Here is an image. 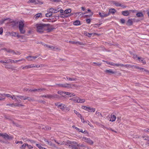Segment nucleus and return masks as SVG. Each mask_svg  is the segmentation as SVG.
Returning a JSON list of instances; mask_svg holds the SVG:
<instances>
[{
	"label": "nucleus",
	"instance_id": "nucleus-49",
	"mask_svg": "<svg viewBox=\"0 0 149 149\" xmlns=\"http://www.w3.org/2000/svg\"><path fill=\"white\" fill-rule=\"evenodd\" d=\"M108 63L109 65H112L114 66H117L116 65H118V64L114 63L112 62H109Z\"/></svg>",
	"mask_w": 149,
	"mask_h": 149
},
{
	"label": "nucleus",
	"instance_id": "nucleus-22",
	"mask_svg": "<svg viewBox=\"0 0 149 149\" xmlns=\"http://www.w3.org/2000/svg\"><path fill=\"white\" fill-rule=\"evenodd\" d=\"M52 50L57 51H61V49L60 48L58 47H55L52 46Z\"/></svg>",
	"mask_w": 149,
	"mask_h": 149
},
{
	"label": "nucleus",
	"instance_id": "nucleus-10",
	"mask_svg": "<svg viewBox=\"0 0 149 149\" xmlns=\"http://www.w3.org/2000/svg\"><path fill=\"white\" fill-rule=\"evenodd\" d=\"M42 14L41 13H39L36 14L33 17V19L36 20L39 18L42 17Z\"/></svg>",
	"mask_w": 149,
	"mask_h": 149
},
{
	"label": "nucleus",
	"instance_id": "nucleus-4",
	"mask_svg": "<svg viewBox=\"0 0 149 149\" xmlns=\"http://www.w3.org/2000/svg\"><path fill=\"white\" fill-rule=\"evenodd\" d=\"M59 87L66 88H72V85L69 84L64 83L63 84H56Z\"/></svg>",
	"mask_w": 149,
	"mask_h": 149
},
{
	"label": "nucleus",
	"instance_id": "nucleus-32",
	"mask_svg": "<svg viewBox=\"0 0 149 149\" xmlns=\"http://www.w3.org/2000/svg\"><path fill=\"white\" fill-rule=\"evenodd\" d=\"M95 109L91 108V107H89L88 110V111L89 112H94L95 111Z\"/></svg>",
	"mask_w": 149,
	"mask_h": 149
},
{
	"label": "nucleus",
	"instance_id": "nucleus-35",
	"mask_svg": "<svg viewBox=\"0 0 149 149\" xmlns=\"http://www.w3.org/2000/svg\"><path fill=\"white\" fill-rule=\"evenodd\" d=\"M26 99H28L29 101H33V100L31 98L28 97H24L23 98V100H25Z\"/></svg>",
	"mask_w": 149,
	"mask_h": 149
},
{
	"label": "nucleus",
	"instance_id": "nucleus-63",
	"mask_svg": "<svg viewBox=\"0 0 149 149\" xmlns=\"http://www.w3.org/2000/svg\"><path fill=\"white\" fill-rule=\"evenodd\" d=\"M8 61H9V63H14V60L12 59H8Z\"/></svg>",
	"mask_w": 149,
	"mask_h": 149
},
{
	"label": "nucleus",
	"instance_id": "nucleus-41",
	"mask_svg": "<svg viewBox=\"0 0 149 149\" xmlns=\"http://www.w3.org/2000/svg\"><path fill=\"white\" fill-rule=\"evenodd\" d=\"M95 114L97 116H101V117H102V114H101V113H100L98 112L97 111H96V113H95Z\"/></svg>",
	"mask_w": 149,
	"mask_h": 149
},
{
	"label": "nucleus",
	"instance_id": "nucleus-64",
	"mask_svg": "<svg viewBox=\"0 0 149 149\" xmlns=\"http://www.w3.org/2000/svg\"><path fill=\"white\" fill-rule=\"evenodd\" d=\"M11 53L13 54H18V53H16L15 52L12 50Z\"/></svg>",
	"mask_w": 149,
	"mask_h": 149
},
{
	"label": "nucleus",
	"instance_id": "nucleus-27",
	"mask_svg": "<svg viewBox=\"0 0 149 149\" xmlns=\"http://www.w3.org/2000/svg\"><path fill=\"white\" fill-rule=\"evenodd\" d=\"M65 94L69 96V97H70L74 96H75V95L74 93H72L66 92Z\"/></svg>",
	"mask_w": 149,
	"mask_h": 149
},
{
	"label": "nucleus",
	"instance_id": "nucleus-20",
	"mask_svg": "<svg viewBox=\"0 0 149 149\" xmlns=\"http://www.w3.org/2000/svg\"><path fill=\"white\" fill-rule=\"evenodd\" d=\"M5 99V94L0 93V101L4 100Z\"/></svg>",
	"mask_w": 149,
	"mask_h": 149
},
{
	"label": "nucleus",
	"instance_id": "nucleus-2",
	"mask_svg": "<svg viewBox=\"0 0 149 149\" xmlns=\"http://www.w3.org/2000/svg\"><path fill=\"white\" fill-rule=\"evenodd\" d=\"M65 145L72 149H79L78 144L75 141H68L65 142Z\"/></svg>",
	"mask_w": 149,
	"mask_h": 149
},
{
	"label": "nucleus",
	"instance_id": "nucleus-7",
	"mask_svg": "<svg viewBox=\"0 0 149 149\" xmlns=\"http://www.w3.org/2000/svg\"><path fill=\"white\" fill-rule=\"evenodd\" d=\"M39 128L43 129L45 130H49L51 129V127L49 126H46L42 125H40L39 127Z\"/></svg>",
	"mask_w": 149,
	"mask_h": 149
},
{
	"label": "nucleus",
	"instance_id": "nucleus-8",
	"mask_svg": "<svg viewBox=\"0 0 149 149\" xmlns=\"http://www.w3.org/2000/svg\"><path fill=\"white\" fill-rule=\"evenodd\" d=\"M33 67H34V64H31L26 65L24 66H22L21 68L22 70H27L29 68H33Z\"/></svg>",
	"mask_w": 149,
	"mask_h": 149
},
{
	"label": "nucleus",
	"instance_id": "nucleus-43",
	"mask_svg": "<svg viewBox=\"0 0 149 149\" xmlns=\"http://www.w3.org/2000/svg\"><path fill=\"white\" fill-rule=\"evenodd\" d=\"M125 67H126L127 68H133V65H128V64H126L125 65H124Z\"/></svg>",
	"mask_w": 149,
	"mask_h": 149
},
{
	"label": "nucleus",
	"instance_id": "nucleus-47",
	"mask_svg": "<svg viewBox=\"0 0 149 149\" xmlns=\"http://www.w3.org/2000/svg\"><path fill=\"white\" fill-rule=\"evenodd\" d=\"M69 110H70L69 108L68 107H67L66 106H65V109H64V110L63 111H65L67 112V111H69Z\"/></svg>",
	"mask_w": 149,
	"mask_h": 149
},
{
	"label": "nucleus",
	"instance_id": "nucleus-34",
	"mask_svg": "<svg viewBox=\"0 0 149 149\" xmlns=\"http://www.w3.org/2000/svg\"><path fill=\"white\" fill-rule=\"evenodd\" d=\"M8 33H9L10 35H11V36L15 37L17 34V33L14 32H8Z\"/></svg>",
	"mask_w": 149,
	"mask_h": 149
},
{
	"label": "nucleus",
	"instance_id": "nucleus-44",
	"mask_svg": "<svg viewBox=\"0 0 149 149\" xmlns=\"http://www.w3.org/2000/svg\"><path fill=\"white\" fill-rule=\"evenodd\" d=\"M76 15L77 16H79L81 15H83V14L81 12H79L76 13Z\"/></svg>",
	"mask_w": 149,
	"mask_h": 149
},
{
	"label": "nucleus",
	"instance_id": "nucleus-25",
	"mask_svg": "<svg viewBox=\"0 0 149 149\" xmlns=\"http://www.w3.org/2000/svg\"><path fill=\"white\" fill-rule=\"evenodd\" d=\"M65 105L63 104H61L58 105V107L60 108L63 111L64 110L65 107Z\"/></svg>",
	"mask_w": 149,
	"mask_h": 149
},
{
	"label": "nucleus",
	"instance_id": "nucleus-1",
	"mask_svg": "<svg viewBox=\"0 0 149 149\" xmlns=\"http://www.w3.org/2000/svg\"><path fill=\"white\" fill-rule=\"evenodd\" d=\"M36 31L39 33H42L46 31V28L47 27L46 24H37L36 25Z\"/></svg>",
	"mask_w": 149,
	"mask_h": 149
},
{
	"label": "nucleus",
	"instance_id": "nucleus-61",
	"mask_svg": "<svg viewBox=\"0 0 149 149\" xmlns=\"http://www.w3.org/2000/svg\"><path fill=\"white\" fill-rule=\"evenodd\" d=\"M78 44L79 45H85V44L83 43L82 42H80L78 41H77L76 44Z\"/></svg>",
	"mask_w": 149,
	"mask_h": 149
},
{
	"label": "nucleus",
	"instance_id": "nucleus-57",
	"mask_svg": "<svg viewBox=\"0 0 149 149\" xmlns=\"http://www.w3.org/2000/svg\"><path fill=\"white\" fill-rule=\"evenodd\" d=\"M79 132H82V133H84V134H88V132L86 131H84L83 132V130L82 129H81L80 131H79Z\"/></svg>",
	"mask_w": 149,
	"mask_h": 149
},
{
	"label": "nucleus",
	"instance_id": "nucleus-30",
	"mask_svg": "<svg viewBox=\"0 0 149 149\" xmlns=\"http://www.w3.org/2000/svg\"><path fill=\"white\" fill-rule=\"evenodd\" d=\"M27 145V143H24L19 147V148L21 149H25Z\"/></svg>",
	"mask_w": 149,
	"mask_h": 149
},
{
	"label": "nucleus",
	"instance_id": "nucleus-31",
	"mask_svg": "<svg viewBox=\"0 0 149 149\" xmlns=\"http://www.w3.org/2000/svg\"><path fill=\"white\" fill-rule=\"evenodd\" d=\"M113 4H114L116 6H121V4L120 3L118 2H116L115 1H113Z\"/></svg>",
	"mask_w": 149,
	"mask_h": 149
},
{
	"label": "nucleus",
	"instance_id": "nucleus-24",
	"mask_svg": "<svg viewBox=\"0 0 149 149\" xmlns=\"http://www.w3.org/2000/svg\"><path fill=\"white\" fill-rule=\"evenodd\" d=\"M96 34V33H88L87 32L84 33V34L86 36H88V37H91L92 35H93V36H94V35H95Z\"/></svg>",
	"mask_w": 149,
	"mask_h": 149
},
{
	"label": "nucleus",
	"instance_id": "nucleus-40",
	"mask_svg": "<svg viewBox=\"0 0 149 149\" xmlns=\"http://www.w3.org/2000/svg\"><path fill=\"white\" fill-rule=\"evenodd\" d=\"M36 145L40 149H45V148L42 147L41 145L38 144H36Z\"/></svg>",
	"mask_w": 149,
	"mask_h": 149
},
{
	"label": "nucleus",
	"instance_id": "nucleus-3",
	"mask_svg": "<svg viewBox=\"0 0 149 149\" xmlns=\"http://www.w3.org/2000/svg\"><path fill=\"white\" fill-rule=\"evenodd\" d=\"M24 27V22L22 21H20L19 23L18 28L20 33L22 34H24L26 32Z\"/></svg>",
	"mask_w": 149,
	"mask_h": 149
},
{
	"label": "nucleus",
	"instance_id": "nucleus-14",
	"mask_svg": "<svg viewBox=\"0 0 149 149\" xmlns=\"http://www.w3.org/2000/svg\"><path fill=\"white\" fill-rule=\"evenodd\" d=\"M134 19H128L126 23V25L128 26L132 25L133 23V20H134Z\"/></svg>",
	"mask_w": 149,
	"mask_h": 149
},
{
	"label": "nucleus",
	"instance_id": "nucleus-60",
	"mask_svg": "<svg viewBox=\"0 0 149 149\" xmlns=\"http://www.w3.org/2000/svg\"><path fill=\"white\" fill-rule=\"evenodd\" d=\"M49 146H51L53 147H56V146L55 144L53 143L52 142H50Z\"/></svg>",
	"mask_w": 149,
	"mask_h": 149
},
{
	"label": "nucleus",
	"instance_id": "nucleus-15",
	"mask_svg": "<svg viewBox=\"0 0 149 149\" xmlns=\"http://www.w3.org/2000/svg\"><path fill=\"white\" fill-rule=\"evenodd\" d=\"M85 101V100L84 99H81L79 97L77 98V102L78 103H83Z\"/></svg>",
	"mask_w": 149,
	"mask_h": 149
},
{
	"label": "nucleus",
	"instance_id": "nucleus-55",
	"mask_svg": "<svg viewBox=\"0 0 149 149\" xmlns=\"http://www.w3.org/2000/svg\"><path fill=\"white\" fill-rule=\"evenodd\" d=\"M125 20L123 18H121L120 19V22L122 24L125 23Z\"/></svg>",
	"mask_w": 149,
	"mask_h": 149
},
{
	"label": "nucleus",
	"instance_id": "nucleus-21",
	"mask_svg": "<svg viewBox=\"0 0 149 149\" xmlns=\"http://www.w3.org/2000/svg\"><path fill=\"white\" fill-rule=\"evenodd\" d=\"M104 72L105 73H107L108 74H114L115 73L111 69H109V70H106L104 71Z\"/></svg>",
	"mask_w": 149,
	"mask_h": 149
},
{
	"label": "nucleus",
	"instance_id": "nucleus-50",
	"mask_svg": "<svg viewBox=\"0 0 149 149\" xmlns=\"http://www.w3.org/2000/svg\"><path fill=\"white\" fill-rule=\"evenodd\" d=\"M17 96H15L14 95H13L12 99L15 101L17 100Z\"/></svg>",
	"mask_w": 149,
	"mask_h": 149
},
{
	"label": "nucleus",
	"instance_id": "nucleus-59",
	"mask_svg": "<svg viewBox=\"0 0 149 149\" xmlns=\"http://www.w3.org/2000/svg\"><path fill=\"white\" fill-rule=\"evenodd\" d=\"M138 69L139 70L143 72L144 71L145 69L141 67H139Z\"/></svg>",
	"mask_w": 149,
	"mask_h": 149
},
{
	"label": "nucleus",
	"instance_id": "nucleus-6",
	"mask_svg": "<svg viewBox=\"0 0 149 149\" xmlns=\"http://www.w3.org/2000/svg\"><path fill=\"white\" fill-rule=\"evenodd\" d=\"M39 56V55H37L36 56H29L26 57V58L29 61H33L34 60H35L36 58L38 57Z\"/></svg>",
	"mask_w": 149,
	"mask_h": 149
},
{
	"label": "nucleus",
	"instance_id": "nucleus-45",
	"mask_svg": "<svg viewBox=\"0 0 149 149\" xmlns=\"http://www.w3.org/2000/svg\"><path fill=\"white\" fill-rule=\"evenodd\" d=\"M93 64H95V65H96L99 66H100L101 65V63H96V62H93ZM93 65H94L93 64Z\"/></svg>",
	"mask_w": 149,
	"mask_h": 149
},
{
	"label": "nucleus",
	"instance_id": "nucleus-23",
	"mask_svg": "<svg viewBox=\"0 0 149 149\" xmlns=\"http://www.w3.org/2000/svg\"><path fill=\"white\" fill-rule=\"evenodd\" d=\"M137 58L140 61H141L143 64H145L146 63V61L143 58L138 57Z\"/></svg>",
	"mask_w": 149,
	"mask_h": 149
},
{
	"label": "nucleus",
	"instance_id": "nucleus-26",
	"mask_svg": "<svg viewBox=\"0 0 149 149\" xmlns=\"http://www.w3.org/2000/svg\"><path fill=\"white\" fill-rule=\"evenodd\" d=\"M136 15L138 17H143V15L142 12H138L136 14Z\"/></svg>",
	"mask_w": 149,
	"mask_h": 149
},
{
	"label": "nucleus",
	"instance_id": "nucleus-46",
	"mask_svg": "<svg viewBox=\"0 0 149 149\" xmlns=\"http://www.w3.org/2000/svg\"><path fill=\"white\" fill-rule=\"evenodd\" d=\"M44 46L46 47H47L48 48H49L50 49H52V46H49V45H47V44H44Z\"/></svg>",
	"mask_w": 149,
	"mask_h": 149
},
{
	"label": "nucleus",
	"instance_id": "nucleus-58",
	"mask_svg": "<svg viewBox=\"0 0 149 149\" xmlns=\"http://www.w3.org/2000/svg\"><path fill=\"white\" fill-rule=\"evenodd\" d=\"M27 146L28 148L29 149H31L33 148V147L31 145H29L27 144Z\"/></svg>",
	"mask_w": 149,
	"mask_h": 149
},
{
	"label": "nucleus",
	"instance_id": "nucleus-33",
	"mask_svg": "<svg viewBox=\"0 0 149 149\" xmlns=\"http://www.w3.org/2000/svg\"><path fill=\"white\" fill-rule=\"evenodd\" d=\"M73 24L76 26L79 25H80V22L79 20H76L74 22Z\"/></svg>",
	"mask_w": 149,
	"mask_h": 149
},
{
	"label": "nucleus",
	"instance_id": "nucleus-37",
	"mask_svg": "<svg viewBox=\"0 0 149 149\" xmlns=\"http://www.w3.org/2000/svg\"><path fill=\"white\" fill-rule=\"evenodd\" d=\"M65 93H66L65 92L61 91H58L57 92V93L58 94H60L63 96V94H65Z\"/></svg>",
	"mask_w": 149,
	"mask_h": 149
},
{
	"label": "nucleus",
	"instance_id": "nucleus-17",
	"mask_svg": "<svg viewBox=\"0 0 149 149\" xmlns=\"http://www.w3.org/2000/svg\"><path fill=\"white\" fill-rule=\"evenodd\" d=\"M58 9H58H56L51 8L49 9V10L52 14V13H56L59 12V10H57Z\"/></svg>",
	"mask_w": 149,
	"mask_h": 149
},
{
	"label": "nucleus",
	"instance_id": "nucleus-62",
	"mask_svg": "<svg viewBox=\"0 0 149 149\" xmlns=\"http://www.w3.org/2000/svg\"><path fill=\"white\" fill-rule=\"evenodd\" d=\"M77 80V79L76 78H69V80L71 81H74Z\"/></svg>",
	"mask_w": 149,
	"mask_h": 149
},
{
	"label": "nucleus",
	"instance_id": "nucleus-39",
	"mask_svg": "<svg viewBox=\"0 0 149 149\" xmlns=\"http://www.w3.org/2000/svg\"><path fill=\"white\" fill-rule=\"evenodd\" d=\"M52 15V13L50 11L49 13H48L46 14V16L47 17H49L51 16Z\"/></svg>",
	"mask_w": 149,
	"mask_h": 149
},
{
	"label": "nucleus",
	"instance_id": "nucleus-19",
	"mask_svg": "<svg viewBox=\"0 0 149 149\" xmlns=\"http://www.w3.org/2000/svg\"><path fill=\"white\" fill-rule=\"evenodd\" d=\"M110 120L112 122H113L115 121L116 119V116L113 115H111L110 116Z\"/></svg>",
	"mask_w": 149,
	"mask_h": 149
},
{
	"label": "nucleus",
	"instance_id": "nucleus-52",
	"mask_svg": "<svg viewBox=\"0 0 149 149\" xmlns=\"http://www.w3.org/2000/svg\"><path fill=\"white\" fill-rule=\"evenodd\" d=\"M17 98H19L21 99H23V100L24 98V97H24V96L21 95H17Z\"/></svg>",
	"mask_w": 149,
	"mask_h": 149
},
{
	"label": "nucleus",
	"instance_id": "nucleus-11",
	"mask_svg": "<svg viewBox=\"0 0 149 149\" xmlns=\"http://www.w3.org/2000/svg\"><path fill=\"white\" fill-rule=\"evenodd\" d=\"M58 95L57 94L50 95L48 94L47 95V98L49 99H53L57 97Z\"/></svg>",
	"mask_w": 149,
	"mask_h": 149
},
{
	"label": "nucleus",
	"instance_id": "nucleus-28",
	"mask_svg": "<svg viewBox=\"0 0 149 149\" xmlns=\"http://www.w3.org/2000/svg\"><path fill=\"white\" fill-rule=\"evenodd\" d=\"M27 3H31L35 4L38 3L37 2L36 0H29L28 1Z\"/></svg>",
	"mask_w": 149,
	"mask_h": 149
},
{
	"label": "nucleus",
	"instance_id": "nucleus-12",
	"mask_svg": "<svg viewBox=\"0 0 149 149\" xmlns=\"http://www.w3.org/2000/svg\"><path fill=\"white\" fill-rule=\"evenodd\" d=\"M46 25L47 26L46 28V30H47L48 32H50L53 30V28L52 26H49V24H46Z\"/></svg>",
	"mask_w": 149,
	"mask_h": 149
},
{
	"label": "nucleus",
	"instance_id": "nucleus-18",
	"mask_svg": "<svg viewBox=\"0 0 149 149\" xmlns=\"http://www.w3.org/2000/svg\"><path fill=\"white\" fill-rule=\"evenodd\" d=\"M122 14L125 16H127L129 15V13L128 10L123 11L122 12Z\"/></svg>",
	"mask_w": 149,
	"mask_h": 149
},
{
	"label": "nucleus",
	"instance_id": "nucleus-38",
	"mask_svg": "<svg viewBox=\"0 0 149 149\" xmlns=\"http://www.w3.org/2000/svg\"><path fill=\"white\" fill-rule=\"evenodd\" d=\"M71 10L70 9H68L66 10L64 12V13L66 14H67L71 13Z\"/></svg>",
	"mask_w": 149,
	"mask_h": 149
},
{
	"label": "nucleus",
	"instance_id": "nucleus-42",
	"mask_svg": "<svg viewBox=\"0 0 149 149\" xmlns=\"http://www.w3.org/2000/svg\"><path fill=\"white\" fill-rule=\"evenodd\" d=\"M85 147V146L84 145L82 144H78V149H79L80 148H84Z\"/></svg>",
	"mask_w": 149,
	"mask_h": 149
},
{
	"label": "nucleus",
	"instance_id": "nucleus-48",
	"mask_svg": "<svg viewBox=\"0 0 149 149\" xmlns=\"http://www.w3.org/2000/svg\"><path fill=\"white\" fill-rule=\"evenodd\" d=\"M82 108L83 109H84L85 110H86L87 111H88L89 107H87L85 106H82Z\"/></svg>",
	"mask_w": 149,
	"mask_h": 149
},
{
	"label": "nucleus",
	"instance_id": "nucleus-36",
	"mask_svg": "<svg viewBox=\"0 0 149 149\" xmlns=\"http://www.w3.org/2000/svg\"><path fill=\"white\" fill-rule=\"evenodd\" d=\"M0 63H9V61H8V59L5 60L4 61H0Z\"/></svg>",
	"mask_w": 149,
	"mask_h": 149
},
{
	"label": "nucleus",
	"instance_id": "nucleus-13",
	"mask_svg": "<svg viewBox=\"0 0 149 149\" xmlns=\"http://www.w3.org/2000/svg\"><path fill=\"white\" fill-rule=\"evenodd\" d=\"M2 137L5 139H12L11 137L9 136L6 133L3 134Z\"/></svg>",
	"mask_w": 149,
	"mask_h": 149
},
{
	"label": "nucleus",
	"instance_id": "nucleus-9",
	"mask_svg": "<svg viewBox=\"0 0 149 149\" xmlns=\"http://www.w3.org/2000/svg\"><path fill=\"white\" fill-rule=\"evenodd\" d=\"M99 14L102 18L107 17L109 15V13H105L103 11L102 12H99Z\"/></svg>",
	"mask_w": 149,
	"mask_h": 149
},
{
	"label": "nucleus",
	"instance_id": "nucleus-51",
	"mask_svg": "<svg viewBox=\"0 0 149 149\" xmlns=\"http://www.w3.org/2000/svg\"><path fill=\"white\" fill-rule=\"evenodd\" d=\"M14 106H18V107H19L20 106H24V105H22V104H21L15 103L14 104Z\"/></svg>",
	"mask_w": 149,
	"mask_h": 149
},
{
	"label": "nucleus",
	"instance_id": "nucleus-54",
	"mask_svg": "<svg viewBox=\"0 0 149 149\" xmlns=\"http://www.w3.org/2000/svg\"><path fill=\"white\" fill-rule=\"evenodd\" d=\"M6 96L8 97L12 98L13 95H10L9 94H5V97Z\"/></svg>",
	"mask_w": 149,
	"mask_h": 149
},
{
	"label": "nucleus",
	"instance_id": "nucleus-5",
	"mask_svg": "<svg viewBox=\"0 0 149 149\" xmlns=\"http://www.w3.org/2000/svg\"><path fill=\"white\" fill-rule=\"evenodd\" d=\"M82 140L85 142H86L90 145H92L93 143V142L90 138H87L86 137L83 136L82 137Z\"/></svg>",
	"mask_w": 149,
	"mask_h": 149
},
{
	"label": "nucleus",
	"instance_id": "nucleus-53",
	"mask_svg": "<svg viewBox=\"0 0 149 149\" xmlns=\"http://www.w3.org/2000/svg\"><path fill=\"white\" fill-rule=\"evenodd\" d=\"M2 49H6V51L8 53H11L12 50L11 49H6L5 48H2Z\"/></svg>",
	"mask_w": 149,
	"mask_h": 149
},
{
	"label": "nucleus",
	"instance_id": "nucleus-16",
	"mask_svg": "<svg viewBox=\"0 0 149 149\" xmlns=\"http://www.w3.org/2000/svg\"><path fill=\"white\" fill-rule=\"evenodd\" d=\"M116 11V10L114 8H111L109 10V13H109V15L110 13H111L112 15H114Z\"/></svg>",
	"mask_w": 149,
	"mask_h": 149
},
{
	"label": "nucleus",
	"instance_id": "nucleus-29",
	"mask_svg": "<svg viewBox=\"0 0 149 149\" xmlns=\"http://www.w3.org/2000/svg\"><path fill=\"white\" fill-rule=\"evenodd\" d=\"M74 113L76 114V115L79 117L82 118L81 115L77 111L75 110H74Z\"/></svg>",
	"mask_w": 149,
	"mask_h": 149
},
{
	"label": "nucleus",
	"instance_id": "nucleus-56",
	"mask_svg": "<svg viewBox=\"0 0 149 149\" xmlns=\"http://www.w3.org/2000/svg\"><path fill=\"white\" fill-rule=\"evenodd\" d=\"M47 65H45L44 64H40V65H39V66H38L39 68H43V67H46Z\"/></svg>",
	"mask_w": 149,
	"mask_h": 149
}]
</instances>
